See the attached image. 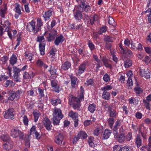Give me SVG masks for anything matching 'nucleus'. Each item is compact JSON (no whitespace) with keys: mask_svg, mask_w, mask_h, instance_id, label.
I'll return each instance as SVG.
<instances>
[{"mask_svg":"<svg viewBox=\"0 0 151 151\" xmlns=\"http://www.w3.org/2000/svg\"><path fill=\"white\" fill-rule=\"evenodd\" d=\"M0 24L3 26L4 27H5V29H7L10 28L11 23L9 22L8 20H7L3 22L1 21L0 22Z\"/></svg>","mask_w":151,"mask_h":151,"instance_id":"nucleus-32","label":"nucleus"},{"mask_svg":"<svg viewBox=\"0 0 151 151\" xmlns=\"http://www.w3.org/2000/svg\"><path fill=\"white\" fill-rule=\"evenodd\" d=\"M48 32L47 31H45L44 33L43 34V36H39L37 37V42H40V43H42L43 41H45V38L44 35L45 36L46 34H48Z\"/></svg>","mask_w":151,"mask_h":151,"instance_id":"nucleus-42","label":"nucleus"},{"mask_svg":"<svg viewBox=\"0 0 151 151\" xmlns=\"http://www.w3.org/2000/svg\"><path fill=\"white\" fill-rule=\"evenodd\" d=\"M52 10L50 9L45 12H43L42 14V17L43 18L45 22L50 20V17L52 15Z\"/></svg>","mask_w":151,"mask_h":151,"instance_id":"nucleus-10","label":"nucleus"},{"mask_svg":"<svg viewBox=\"0 0 151 151\" xmlns=\"http://www.w3.org/2000/svg\"><path fill=\"white\" fill-rule=\"evenodd\" d=\"M78 8L80 9H81L82 12H88L90 11L91 9L90 6L89 4H87L86 1L84 0L81 1Z\"/></svg>","mask_w":151,"mask_h":151,"instance_id":"nucleus-7","label":"nucleus"},{"mask_svg":"<svg viewBox=\"0 0 151 151\" xmlns=\"http://www.w3.org/2000/svg\"><path fill=\"white\" fill-rule=\"evenodd\" d=\"M14 109L13 108H9L3 112L4 118L12 120L14 119Z\"/></svg>","mask_w":151,"mask_h":151,"instance_id":"nucleus-6","label":"nucleus"},{"mask_svg":"<svg viewBox=\"0 0 151 151\" xmlns=\"http://www.w3.org/2000/svg\"><path fill=\"white\" fill-rule=\"evenodd\" d=\"M133 85V83L132 79L128 78L127 82V88L128 89H132Z\"/></svg>","mask_w":151,"mask_h":151,"instance_id":"nucleus-43","label":"nucleus"},{"mask_svg":"<svg viewBox=\"0 0 151 151\" xmlns=\"http://www.w3.org/2000/svg\"><path fill=\"white\" fill-rule=\"evenodd\" d=\"M96 106L95 104L93 103L89 104L88 109L91 113H93L96 110Z\"/></svg>","mask_w":151,"mask_h":151,"instance_id":"nucleus-30","label":"nucleus"},{"mask_svg":"<svg viewBox=\"0 0 151 151\" xmlns=\"http://www.w3.org/2000/svg\"><path fill=\"white\" fill-rule=\"evenodd\" d=\"M29 135L25 134V138L23 140L25 141V145L27 147H29L30 146V142L29 139Z\"/></svg>","mask_w":151,"mask_h":151,"instance_id":"nucleus-41","label":"nucleus"},{"mask_svg":"<svg viewBox=\"0 0 151 151\" xmlns=\"http://www.w3.org/2000/svg\"><path fill=\"white\" fill-rule=\"evenodd\" d=\"M57 32L56 30H53L49 33L48 36L46 38L48 42H51L55 39V37L57 35Z\"/></svg>","mask_w":151,"mask_h":151,"instance_id":"nucleus-11","label":"nucleus"},{"mask_svg":"<svg viewBox=\"0 0 151 151\" xmlns=\"http://www.w3.org/2000/svg\"><path fill=\"white\" fill-rule=\"evenodd\" d=\"M113 88L112 86L109 85H107L101 88V90L102 91H107L111 90Z\"/></svg>","mask_w":151,"mask_h":151,"instance_id":"nucleus-52","label":"nucleus"},{"mask_svg":"<svg viewBox=\"0 0 151 151\" xmlns=\"http://www.w3.org/2000/svg\"><path fill=\"white\" fill-rule=\"evenodd\" d=\"M50 69L49 70L51 75H56L57 74V70L55 67H52L51 65L50 66Z\"/></svg>","mask_w":151,"mask_h":151,"instance_id":"nucleus-47","label":"nucleus"},{"mask_svg":"<svg viewBox=\"0 0 151 151\" xmlns=\"http://www.w3.org/2000/svg\"><path fill=\"white\" fill-rule=\"evenodd\" d=\"M71 66V63L68 61H66L62 64L61 68L62 69L65 71L68 70Z\"/></svg>","mask_w":151,"mask_h":151,"instance_id":"nucleus-21","label":"nucleus"},{"mask_svg":"<svg viewBox=\"0 0 151 151\" xmlns=\"http://www.w3.org/2000/svg\"><path fill=\"white\" fill-rule=\"evenodd\" d=\"M14 83L11 80H8L6 81L4 84V86L6 88L8 87H12L14 86Z\"/></svg>","mask_w":151,"mask_h":151,"instance_id":"nucleus-37","label":"nucleus"},{"mask_svg":"<svg viewBox=\"0 0 151 151\" xmlns=\"http://www.w3.org/2000/svg\"><path fill=\"white\" fill-rule=\"evenodd\" d=\"M38 100L39 101L42 102L45 101L44 99H42L45 97V94H44V90L40 88H38Z\"/></svg>","mask_w":151,"mask_h":151,"instance_id":"nucleus-19","label":"nucleus"},{"mask_svg":"<svg viewBox=\"0 0 151 151\" xmlns=\"http://www.w3.org/2000/svg\"><path fill=\"white\" fill-rule=\"evenodd\" d=\"M49 101L51 104L54 106H56L60 104L61 102V101L60 99H50Z\"/></svg>","mask_w":151,"mask_h":151,"instance_id":"nucleus-33","label":"nucleus"},{"mask_svg":"<svg viewBox=\"0 0 151 151\" xmlns=\"http://www.w3.org/2000/svg\"><path fill=\"white\" fill-rule=\"evenodd\" d=\"M33 55L32 53L29 52L27 51L25 52L24 53V56L25 58L29 61H32Z\"/></svg>","mask_w":151,"mask_h":151,"instance_id":"nucleus-36","label":"nucleus"},{"mask_svg":"<svg viewBox=\"0 0 151 151\" xmlns=\"http://www.w3.org/2000/svg\"><path fill=\"white\" fill-rule=\"evenodd\" d=\"M15 94L16 96V99H19L20 96L23 95L24 93V92L22 89H19L15 91Z\"/></svg>","mask_w":151,"mask_h":151,"instance_id":"nucleus-48","label":"nucleus"},{"mask_svg":"<svg viewBox=\"0 0 151 151\" xmlns=\"http://www.w3.org/2000/svg\"><path fill=\"white\" fill-rule=\"evenodd\" d=\"M33 114L34 119V122H36L41 115L40 113L38 111L36 110L33 111Z\"/></svg>","mask_w":151,"mask_h":151,"instance_id":"nucleus-31","label":"nucleus"},{"mask_svg":"<svg viewBox=\"0 0 151 151\" xmlns=\"http://www.w3.org/2000/svg\"><path fill=\"white\" fill-rule=\"evenodd\" d=\"M112 132L111 130L105 129L103 134L102 138L104 139H108L110 135Z\"/></svg>","mask_w":151,"mask_h":151,"instance_id":"nucleus-28","label":"nucleus"},{"mask_svg":"<svg viewBox=\"0 0 151 151\" xmlns=\"http://www.w3.org/2000/svg\"><path fill=\"white\" fill-rule=\"evenodd\" d=\"M53 91L57 93H59L61 90L60 87L58 85L53 87Z\"/></svg>","mask_w":151,"mask_h":151,"instance_id":"nucleus-64","label":"nucleus"},{"mask_svg":"<svg viewBox=\"0 0 151 151\" xmlns=\"http://www.w3.org/2000/svg\"><path fill=\"white\" fill-rule=\"evenodd\" d=\"M135 143L138 147H139L142 144V140L140 136L139 135H137L135 139Z\"/></svg>","mask_w":151,"mask_h":151,"instance_id":"nucleus-39","label":"nucleus"},{"mask_svg":"<svg viewBox=\"0 0 151 151\" xmlns=\"http://www.w3.org/2000/svg\"><path fill=\"white\" fill-rule=\"evenodd\" d=\"M13 142L12 140H9L4 144L3 148L6 150L9 151L13 148Z\"/></svg>","mask_w":151,"mask_h":151,"instance_id":"nucleus-13","label":"nucleus"},{"mask_svg":"<svg viewBox=\"0 0 151 151\" xmlns=\"http://www.w3.org/2000/svg\"><path fill=\"white\" fill-rule=\"evenodd\" d=\"M72 87L74 88L75 87V86L77 83L78 79L75 76H71L70 77Z\"/></svg>","mask_w":151,"mask_h":151,"instance_id":"nucleus-34","label":"nucleus"},{"mask_svg":"<svg viewBox=\"0 0 151 151\" xmlns=\"http://www.w3.org/2000/svg\"><path fill=\"white\" fill-rule=\"evenodd\" d=\"M88 45L90 50L91 51L94 50L95 48V46L91 41H89L88 42Z\"/></svg>","mask_w":151,"mask_h":151,"instance_id":"nucleus-59","label":"nucleus"},{"mask_svg":"<svg viewBox=\"0 0 151 151\" xmlns=\"http://www.w3.org/2000/svg\"><path fill=\"white\" fill-rule=\"evenodd\" d=\"M25 134H24V133L19 130L18 135H17V138H19L20 140H23L25 138Z\"/></svg>","mask_w":151,"mask_h":151,"instance_id":"nucleus-49","label":"nucleus"},{"mask_svg":"<svg viewBox=\"0 0 151 151\" xmlns=\"http://www.w3.org/2000/svg\"><path fill=\"white\" fill-rule=\"evenodd\" d=\"M0 9V15L1 17L4 18L7 10V6L6 4H4L1 6Z\"/></svg>","mask_w":151,"mask_h":151,"instance_id":"nucleus-20","label":"nucleus"},{"mask_svg":"<svg viewBox=\"0 0 151 151\" xmlns=\"http://www.w3.org/2000/svg\"><path fill=\"white\" fill-rule=\"evenodd\" d=\"M102 96L103 99L105 100H109L111 98L110 93L109 92L104 91L102 93Z\"/></svg>","mask_w":151,"mask_h":151,"instance_id":"nucleus-26","label":"nucleus"},{"mask_svg":"<svg viewBox=\"0 0 151 151\" xmlns=\"http://www.w3.org/2000/svg\"><path fill=\"white\" fill-rule=\"evenodd\" d=\"M103 78V80L106 82H109L110 81V76L107 73L104 75Z\"/></svg>","mask_w":151,"mask_h":151,"instance_id":"nucleus-55","label":"nucleus"},{"mask_svg":"<svg viewBox=\"0 0 151 151\" xmlns=\"http://www.w3.org/2000/svg\"><path fill=\"white\" fill-rule=\"evenodd\" d=\"M65 38L61 34L56 37L54 43L57 46H58L60 43L62 44L64 41Z\"/></svg>","mask_w":151,"mask_h":151,"instance_id":"nucleus-17","label":"nucleus"},{"mask_svg":"<svg viewBox=\"0 0 151 151\" xmlns=\"http://www.w3.org/2000/svg\"><path fill=\"white\" fill-rule=\"evenodd\" d=\"M15 91L14 90H10L8 92V95L9 97L8 99L11 101H13L15 98L16 99V96L15 94Z\"/></svg>","mask_w":151,"mask_h":151,"instance_id":"nucleus-23","label":"nucleus"},{"mask_svg":"<svg viewBox=\"0 0 151 151\" xmlns=\"http://www.w3.org/2000/svg\"><path fill=\"white\" fill-rule=\"evenodd\" d=\"M36 64L37 67L39 68H42L46 69L48 67V65L44 63L42 59H39L37 60Z\"/></svg>","mask_w":151,"mask_h":151,"instance_id":"nucleus-15","label":"nucleus"},{"mask_svg":"<svg viewBox=\"0 0 151 151\" xmlns=\"http://www.w3.org/2000/svg\"><path fill=\"white\" fill-rule=\"evenodd\" d=\"M12 29H5V31L7 32V34L9 37V38L11 39L12 40L13 38V37L12 34Z\"/></svg>","mask_w":151,"mask_h":151,"instance_id":"nucleus-56","label":"nucleus"},{"mask_svg":"<svg viewBox=\"0 0 151 151\" xmlns=\"http://www.w3.org/2000/svg\"><path fill=\"white\" fill-rule=\"evenodd\" d=\"M89 65V62L86 60L81 63L78 66V75H81L86 70L87 66Z\"/></svg>","mask_w":151,"mask_h":151,"instance_id":"nucleus-5","label":"nucleus"},{"mask_svg":"<svg viewBox=\"0 0 151 151\" xmlns=\"http://www.w3.org/2000/svg\"><path fill=\"white\" fill-rule=\"evenodd\" d=\"M126 68H128L131 66L132 65V60H127L124 64Z\"/></svg>","mask_w":151,"mask_h":151,"instance_id":"nucleus-51","label":"nucleus"},{"mask_svg":"<svg viewBox=\"0 0 151 151\" xmlns=\"http://www.w3.org/2000/svg\"><path fill=\"white\" fill-rule=\"evenodd\" d=\"M109 24L113 26H115V22L114 19L111 17H109Z\"/></svg>","mask_w":151,"mask_h":151,"instance_id":"nucleus-58","label":"nucleus"},{"mask_svg":"<svg viewBox=\"0 0 151 151\" xmlns=\"http://www.w3.org/2000/svg\"><path fill=\"white\" fill-rule=\"evenodd\" d=\"M35 129V126H32L30 129L29 134L28 135L30 136L31 135L34 134L36 138L38 140H39L41 138V136L40 133L36 130Z\"/></svg>","mask_w":151,"mask_h":151,"instance_id":"nucleus-14","label":"nucleus"},{"mask_svg":"<svg viewBox=\"0 0 151 151\" xmlns=\"http://www.w3.org/2000/svg\"><path fill=\"white\" fill-rule=\"evenodd\" d=\"M45 41H43L42 43H39V49L40 52V54L42 55H43L45 54Z\"/></svg>","mask_w":151,"mask_h":151,"instance_id":"nucleus-22","label":"nucleus"},{"mask_svg":"<svg viewBox=\"0 0 151 151\" xmlns=\"http://www.w3.org/2000/svg\"><path fill=\"white\" fill-rule=\"evenodd\" d=\"M43 22L40 18H38L37 20V29L38 32L41 31V27L43 25Z\"/></svg>","mask_w":151,"mask_h":151,"instance_id":"nucleus-27","label":"nucleus"},{"mask_svg":"<svg viewBox=\"0 0 151 151\" xmlns=\"http://www.w3.org/2000/svg\"><path fill=\"white\" fill-rule=\"evenodd\" d=\"M82 12L81 9H80L79 8H78V9H76L74 11L73 14L75 19L79 21L82 19L83 17Z\"/></svg>","mask_w":151,"mask_h":151,"instance_id":"nucleus-9","label":"nucleus"},{"mask_svg":"<svg viewBox=\"0 0 151 151\" xmlns=\"http://www.w3.org/2000/svg\"><path fill=\"white\" fill-rule=\"evenodd\" d=\"M143 102L146 108L147 109L150 110L151 106L150 103L145 100H143Z\"/></svg>","mask_w":151,"mask_h":151,"instance_id":"nucleus-60","label":"nucleus"},{"mask_svg":"<svg viewBox=\"0 0 151 151\" xmlns=\"http://www.w3.org/2000/svg\"><path fill=\"white\" fill-rule=\"evenodd\" d=\"M35 24V21L33 20L28 23L26 26L27 31L30 32H32L34 34L39 32Z\"/></svg>","mask_w":151,"mask_h":151,"instance_id":"nucleus-4","label":"nucleus"},{"mask_svg":"<svg viewBox=\"0 0 151 151\" xmlns=\"http://www.w3.org/2000/svg\"><path fill=\"white\" fill-rule=\"evenodd\" d=\"M13 68V72L14 74H18L21 71V69L17 68L16 66H14Z\"/></svg>","mask_w":151,"mask_h":151,"instance_id":"nucleus-63","label":"nucleus"},{"mask_svg":"<svg viewBox=\"0 0 151 151\" xmlns=\"http://www.w3.org/2000/svg\"><path fill=\"white\" fill-rule=\"evenodd\" d=\"M17 61V57L14 54H13L10 58L9 60L10 64L12 66H13L16 63Z\"/></svg>","mask_w":151,"mask_h":151,"instance_id":"nucleus-25","label":"nucleus"},{"mask_svg":"<svg viewBox=\"0 0 151 151\" xmlns=\"http://www.w3.org/2000/svg\"><path fill=\"white\" fill-rule=\"evenodd\" d=\"M108 112L110 117H115L117 114L116 111L112 109L111 107H109L108 110Z\"/></svg>","mask_w":151,"mask_h":151,"instance_id":"nucleus-35","label":"nucleus"},{"mask_svg":"<svg viewBox=\"0 0 151 151\" xmlns=\"http://www.w3.org/2000/svg\"><path fill=\"white\" fill-rule=\"evenodd\" d=\"M19 129L17 128L14 127L12 129L11 131V136L14 138H17L18 133L19 131Z\"/></svg>","mask_w":151,"mask_h":151,"instance_id":"nucleus-24","label":"nucleus"},{"mask_svg":"<svg viewBox=\"0 0 151 151\" xmlns=\"http://www.w3.org/2000/svg\"><path fill=\"white\" fill-rule=\"evenodd\" d=\"M68 103L70 105H72L74 109L80 111V107L81 106V100L80 98L74 96L71 93L68 95Z\"/></svg>","mask_w":151,"mask_h":151,"instance_id":"nucleus-1","label":"nucleus"},{"mask_svg":"<svg viewBox=\"0 0 151 151\" xmlns=\"http://www.w3.org/2000/svg\"><path fill=\"white\" fill-rule=\"evenodd\" d=\"M129 146H125L123 147H120L119 151H131Z\"/></svg>","mask_w":151,"mask_h":151,"instance_id":"nucleus-61","label":"nucleus"},{"mask_svg":"<svg viewBox=\"0 0 151 151\" xmlns=\"http://www.w3.org/2000/svg\"><path fill=\"white\" fill-rule=\"evenodd\" d=\"M120 127V125L119 123H116V124L114 126L113 129L114 134H116L118 132L117 130Z\"/></svg>","mask_w":151,"mask_h":151,"instance_id":"nucleus-57","label":"nucleus"},{"mask_svg":"<svg viewBox=\"0 0 151 151\" xmlns=\"http://www.w3.org/2000/svg\"><path fill=\"white\" fill-rule=\"evenodd\" d=\"M104 39L106 43L112 42L113 41L112 37L108 35L104 36Z\"/></svg>","mask_w":151,"mask_h":151,"instance_id":"nucleus-50","label":"nucleus"},{"mask_svg":"<svg viewBox=\"0 0 151 151\" xmlns=\"http://www.w3.org/2000/svg\"><path fill=\"white\" fill-rule=\"evenodd\" d=\"M129 103L130 104H133L135 105H137L138 104L139 101L137 98H134L133 97H132L128 99Z\"/></svg>","mask_w":151,"mask_h":151,"instance_id":"nucleus-38","label":"nucleus"},{"mask_svg":"<svg viewBox=\"0 0 151 151\" xmlns=\"http://www.w3.org/2000/svg\"><path fill=\"white\" fill-rule=\"evenodd\" d=\"M53 123H59L60 120L63 117L61 110L60 109L55 108L53 112Z\"/></svg>","mask_w":151,"mask_h":151,"instance_id":"nucleus-2","label":"nucleus"},{"mask_svg":"<svg viewBox=\"0 0 151 151\" xmlns=\"http://www.w3.org/2000/svg\"><path fill=\"white\" fill-rule=\"evenodd\" d=\"M119 47L120 48L119 50L122 54H127L129 57L132 56L133 53L131 50L127 48H123L122 44H121L119 45Z\"/></svg>","mask_w":151,"mask_h":151,"instance_id":"nucleus-8","label":"nucleus"},{"mask_svg":"<svg viewBox=\"0 0 151 151\" xmlns=\"http://www.w3.org/2000/svg\"><path fill=\"white\" fill-rule=\"evenodd\" d=\"M134 90L135 93L137 95L141 94L143 91L142 89L139 87H135Z\"/></svg>","mask_w":151,"mask_h":151,"instance_id":"nucleus-46","label":"nucleus"},{"mask_svg":"<svg viewBox=\"0 0 151 151\" xmlns=\"http://www.w3.org/2000/svg\"><path fill=\"white\" fill-rule=\"evenodd\" d=\"M80 138L82 139H85L87 137V135L86 133L84 132L81 131L78 134Z\"/></svg>","mask_w":151,"mask_h":151,"instance_id":"nucleus-44","label":"nucleus"},{"mask_svg":"<svg viewBox=\"0 0 151 151\" xmlns=\"http://www.w3.org/2000/svg\"><path fill=\"white\" fill-rule=\"evenodd\" d=\"M34 75V74L32 72H31L30 73H28L26 71H25L23 75V79L24 80L29 79L31 77H33Z\"/></svg>","mask_w":151,"mask_h":151,"instance_id":"nucleus-29","label":"nucleus"},{"mask_svg":"<svg viewBox=\"0 0 151 151\" xmlns=\"http://www.w3.org/2000/svg\"><path fill=\"white\" fill-rule=\"evenodd\" d=\"M125 130L121 126L119 128V132H117L116 134H114V137L117 138L118 141L119 142H123L125 140Z\"/></svg>","mask_w":151,"mask_h":151,"instance_id":"nucleus-3","label":"nucleus"},{"mask_svg":"<svg viewBox=\"0 0 151 151\" xmlns=\"http://www.w3.org/2000/svg\"><path fill=\"white\" fill-rule=\"evenodd\" d=\"M84 95V90L83 87L81 86L80 87V93L79 97L81 100L83 99Z\"/></svg>","mask_w":151,"mask_h":151,"instance_id":"nucleus-53","label":"nucleus"},{"mask_svg":"<svg viewBox=\"0 0 151 151\" xmlns=\"http://www.w3.org/2000/svg\"><path fill=\"white\" fill-rule=\"evenodd\" d=\"M101 60L103 62L104 65L105 67L108 68L112 69V66L111 64L109 63V60L106 56H103Z\"/></svg>","mask_w":151,"mask_h":151,"instance_id":"nucleus-16","label":"nucleus"},{"mask_svg":"<svg viewBox=\"0 0 151 151\" xmlns=\"http://www.w3.org/2000/svg\"><path fill=\"white\" fill-rule=\"evenodd\" d=\"M27 96H30L33 97L35 96L34 91L32 89L27 91Z\"/></svg>","mask_w":151,"mask_h":151,"instance_id":"nucleus-62","label":"nucleus"},{"mask_svg":"<svg viewBox=\"0 0 151 151\" xmlns=\"http://www.w3.org/2000/svg\"><path fill=\"white\" fill-rule=\"evenodd\" d=\"M68 116L72 119L74 123H78V116L77 113L71 111L69 113Z\"/></svg>","mask_w":151,"mask_h":151,"instance_id":"nucleus-12","label":"nucleus"},{"mask_svg":"<svg viewBox=\"0 0 151 151\" xmlns=\"http://www.w3.org/2000/svg\"><path fill=\"white\" fill-rule=\"evenodd\" d=\"M20 5L18 3H17L16 6H15L14 9V11L15 12L18 14L19 15H21L22 14L20 8Z\"/></svg>","mask_w":151,"mask_h":151,"instance_id":"nucleus-40","label":"nucleus"},{"mask_svg":"<svg viewBox=\"0 0 151 151\" xmlns=\"http://www.w3.org/2000/svg\"><path fill=\"white\" fill-rule=\"evenodd\" d=\"M63 139V135L61 133H59L55 137L54 141L57 144L61 145L62 144Z\"/></svg>","mask_w":151,"mask_h":151,"instance_id":"nucleus-18","label":"nucleus"},{"mask_svg":"<svg viewBox=\"0 0 151 151\" xmlns=\"http://www.w3.org/2000/svg\"><path fill=\"white\" fill-rule=\"evenodd\" d=\"M107 27L106 26H103L100 28L99 31V33L100 35L102 34L103 33H105L107 31Z\"/></svg>","mask_w":151,"mask_h":151,"instance_id":"nucleus-54","label":"nucleus"},{"mask_svg":"<svg viewBox=\"0 0 151 151\" xmlns=\"http://www.w3.org/2000/svg\"><path fill=\"white\" fill-rule=\"evenodd\" d=\"M1 139L4 141H8L10 139V137L8 134H2L0 137Z\"/></svg>","mask_w":151,"mask_h":151,"instance_id":"nucleus-45","label":"nucleus"}]
</instances>
